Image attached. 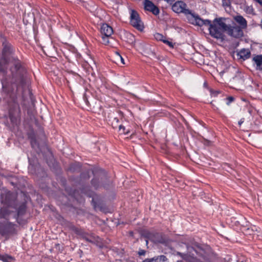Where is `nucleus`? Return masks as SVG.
Returning <instances> with one entry per match:
<instances>
[{
	"label": "nucleus",
	"instance_id": "f8f14e48",
	"mask_svg": "<svg viewBox=\"0 0 262 262\" xmlns=\"http://www.w3.org/2000/svg\"><path fill=\"white\" fill-rule=\"evenodd\" d=\"M114 58H115V61L117 64H119L120 62L122 64H125L124 59L123 58V57L121 56V55L119 53H118V52L115 53Z\"/></svg>",
	"mask_w": 262,
	"mask_h": 262
},
{
	"label": "nucleus",
	"instance_id": "b1692460",
	"mask_svg": "<svg viewBox=\"0 0 262 262\" xmlns=\"http://www.w3.org/2000/svg\"><path fill=\"white\" fill-rule=\"evenodd\" d=\"M144 254V251H142L140 252H139V254L140 255H143Z\"/></svg>",
	"mask_w": 262,
	"mask_h": 262
},
{
	"label": "nucleus",
	"instance_id": "20e7f679",
	"mask_svg": "<svg viewBox=\"0 0 262 262\" xmlns=\"http://www.w3.org/2000/svg\"><path fill=\"white\" fill-rule=\"evenodd\" d=\"M186 15L189 22L193 25L202 26L203 25L206 26L207 23H209V20H203L198 15L192 13L190 11Z\"/></svg>",
	"mask_w": 262,
	"mask_h": 262
},
{
	"label": "nucleus",
	"instance_id": "393cba45",
	"mask_svg": "<svg viewBox=\"0 0 262 262\" xmlns=\"http://www.w3.org/2000/svg\"><path fill=\"white\" fill-rule=\"evenodd\" d=\"M167 2L171 3L173 2V0H166Z\"/></svg>",
	"mask_w": 262,
	"mask_h": 262
},
{
	"label": "nucleus",
	"instance_id": "f03ea898",
	"mask_svg": "<svg viewBox=\"0 0 262 262\" xmlns=\"http://www.w3.org/2000/svg\"><path fill=\"white\" fill-rule=\"evenodd\" d=\"M188 251L190 253L188 254H183L178 252V254L180 255L183 259L189 261V262H196V259L194 257V253L203 256L205 253L204 249L199 246H196L195 248L188 247Z\"/></svg>",
	"mask_w": 262,
	"mask_h": 262
},
{
	"label": "nucleus",
	"instance_id": "6ab92c4d",
	"mask_svg": "<svg viewBox=\"0 0 262 262\" xmlns=\"http://www.w3.org/2000/svg\"><path fill=\"white\" fill-rule=\"evenodd\" d=\"M143 262H158V258H153L151 259H145Z\"/></svg>",
	"mask_w": 262,
	"mask_h": 262
},
{
	"label": "nucleus",
	"instance_id": "aec40b11",
	"mask_svg": "<svg viewBox=\"0 0 262 262\" xmlns=\"http://www.w3.org/2000/svg\"><path fill=\"white\" fill-rule=\"evenodd\" d=\"M232 0H223V3L224 5L229 6Z\"/></svg>",
	"mask_w": 262,
	"mask_h": 262
},
{
	"label": "nucleus",
	"instance_id": "5701e85b",
	"mask_svg": "<svg viewBox=\"0 0 262 262\" xmlns=\"http://www.w3.org/2000/svg\"><path fill=\"white\" fill-rule=\"evenodd\" d=\"M244 121L243 120H241L239 122H238V124L239 125H241L243 123Z\"/></svg>",
	"mask_w": 262,
	"mask_h": 262
},
{
	"label": "nucleus",
	"instance_id": "423d86ee",
	"mask_svg": "<svg viewBox=\"0 0 262 262\" xmlns=\"http://www.w3.org/2000/svg\"><path fill=\"white\" fill-rule=\"evenodd\" d=\"M172 10L178 13H183L185 15L188 13L189 11L186 9V5L182 1L176 2L172 6Z\"/></svg>",
	"mask_w": 262,
	"mask_h": 262
},
{
	"label": "nucleus",
	"instance_id": "ddd939ff",
	"mask_svg": "<svg viewBox=\"0 0 262 262\" xmlns=\"http://www.w3.org/2000/svg\"><path fill=\"white\" fill-rule=\"evenodd\" d=\"M0 260H2L4 262H12L13 258L12 257L8 256L7 255H0Z\"/></svg>",
	"mask_w": 262,
	"mask_h": 262
},
{
	"label": "nucleus",
	"instance_id": "dca6fc26",
	"mask_svg": "<svg viewBox=\"0 0 262 262\" xmlns=\"http://www.w3.org/2000/svg\"><path fill=\"white\" fill-rule=\"evenodd\" d=\"M109 37L110 36H106L105 35L102 36V41L104 45H108L109 44V43H110L109 39H108Z\"/></svg>",
	"mask_w": 262,
	"mask_h": 262
},
{
	"label": "nucleus",
	"instance_id": "9d476101",
	"mask_svg": "<svg viewBox=\"0 0 262 262\" xmlns=\"http://www.w3.org/2000/svg\"><path fill=\"white\" fill-rule=\"evenodd\" d=\"M253 60L256 65V69L262 70V55L254 56Z\"/></svg>",
	"mask_w": 262,
	"mask_h": 262
},
{
	"label": "nucleus",
	"instance_id": "4468645a",
	"mask_svg": "<svg viewBox=\"0 0 262 262\" xmlns=\"http://www.w3.org/2000/svg\"><path fill=\"white\" fill-rule=\"evenodd\" d=\"M154 37L156 40L162 41H163V40H164L165 39L164 36L162 34L158 33H156V34H155Z\"/></svg>",
	"mask_w": 262,
	"mask_h": 262
},
{
	"label": "nucleus",
	"instance_id": "9b49d317",
	"mask_svg": "<svg viewBox=\"0 0 262 262\" xmlns=\"http://www.w3.org/2000/svg\"><path fill=\"white\" fill-rule=\"evenodd\" d=\"M238 55L241 58H242L244 60H245L248 58L250 57V52L248 49H243L239 52Z\"/></svg>",
	"mask_w": 262,
	"mask_h": 262
},
{
	"label": "nucleus",
	"instance_id": "1a4fd4ad",
	"mask_svg": "<svg viewBox=\"0 0 262 262\" xmlns=\"http://www.w3.org/2000/svg\"><path fill=\"white\" fill-rule=\"evenodd\" d=\"M101 32L103 35L111 36L113 33V30L111 26L104 24L101 27Z\"/></svg>",
	"mask_w": 262,
	"mask_h": 262
},
{
	"label": "nucleus",
	"instance_id": "f3484780",
	"mask_svg": "<svg viewBox=\"0 0 262 262\" xmlns=\"http://www.w3.org/2000/svg\"><path fill=\"white\" fill-rule=\"evenodd\" d=\"M160 261H165L167 260L166 256L164 255H161L159 257H156Z\"/></svg>",
	"mask_w": 262,
	"mask_h": 262
},
{
	"label": "nucleus",
	"instance_id": "7ed1b4c3",
	"mask_svg": "<svg viewBox=\"0 0 262 262\" xmlns=\"http://www.w3.org/2000/svg\"><path fill=\"white\" fill-rule=\"evenodd\" d=\"M130 14L131 25L139 30L142 31L144 28V25L140 19L138 13L136 11L132 10Z\"/></svg>",
	"mask_w": 262,
	"mask_h": 262
},
{
	"label": "nucleus",
	"instance_id": "a878e982",
	"mask_svg": "<svg viewBox=\"0 0 262 262\" xmlns=\"http://www.w3.org/2000/svg\"><path fill=\"white\" fill-rule=\"evenodd\" d=\"M115 120L117 122L118 121V119H115Z\"/></svg>",
	"mask_w": 262,
	"mask_h": 262
},
{
	"label": "nucleus",
	"instance_id": "39448f33",
	"mask_svg": "<svg viewBox=\"0 0 262 262\" xmlns=\"http://www.w3.org/2000/svg\"><path fill=\"white\" fill-rule=\"evenodd\" d=\"M242 28L238 26H230L227 25V29H226L227 33L232 37L238 38L243 36V32Z\"/></svg>",
	"mask_w": 262,
	"mask_h": 262
},
{
	"label": "nucleus",
	"instance_id": "412c9836",
	"mask_svg": "<svg viewBox=\"0 0 262 262\" xmlns=\"http://www.w3.org/2000/svg\"><path fill=\"white\" fill-rule=\"evenodd\" d=\"M228 99L229 100V101L228 104H229L230 102H232L233 100V98L232 97H229Z\"/></svg>",
	"mask_w": 262,
	"mask_h": 262
},
{
	"label": "nucleus",
	"instance_id": "f257e3e1",
	"mask_svg": "<svg viewBox=\"0 0 262 262\" xmlns=\"http://www.w3.org/2000/svg\"><path fill=\"white\" fill-rule=\"evenodd\" d=\"M223 18H215L212 21L209 20L206 26L209 27L208 30L210 35L216 39L223 41L225 39V32H226L227 25L224 21Z\"/></svg>",
	"mask_w": 262,
	"mask_h": 262
},
{
	"label": "nucleus",
	"instance_id": "0eeeda50",
	"mask_svg": "<svg viewBox=\"0 0 262 262\" xmlns=\"http://www.w3.org/2000/svg\"><path fill=\"white\" fill-rule=\"evenodd\" d=\"M144 6L146 10L151 12L154 14L158 15L159 13L158 7L149 0H144Z\"/></svg>",
	"mask_w": 262,
	"mask_h": 262
},
{
	"label": "nucleus",
	"instance_id": "2eb2a0df",
	"mask_svg": "<svg viewBox=\"0 0 262 262\" xmlns=\"http://www.w3.org/2000/svg\"><path fill=\"white\" fill-rule=\"evenodd\" d=\"M119 131L120 134H127L128 133L129 130H126L124 126L122 125H120L119 127Z\"/></svg>",
	"mask_w": 262,
	"mask_h": 262
},
{
	"label": "nucleus",
	"instance_id": "bb28decb",
	"mask_svg": "<svg viewBox=\"0 0 262 262\" xmlns=\"http://www.w3.org/2000/svg\"><path fill=\"white\" fill-rule=\"evenodd\" d=\"M177 262H182L181 261H178Z\"/></svg>",
	"mask_w": 262,
	"mask_h": 262
},
{
	"label": "nucleus",
	"instance_id": "a211bd4d",
	"mask_svg": "<svg viewBox=\"0 0 262 262\" xmlns=\"http://www.w3.org/2000/svg\"><path fill=\"white\" fill-rule=\"evenodd\" d=\"M163 42L166 43L167 45H168L169 47H173V45H172V42L166 40L165 38L164 39V40H163Z\"/></svg>",
	"mask_w": 262,
	"mask_h": 262
},
{
	"label": "nucleus",
	"instance_id": "6e6552de",
	"mask_svg": "<svg viewBox=\"0 0 262 262\" xmlns=\"http://www.w3.org/2000/svg\"><path fill=\"white\" fill-rule=\"evenodd\" d=\"M234 20L239 25V27L243 29L247 27V21L245 18L241 15H236L233 16Z\"/></svg>",
	"mask_w": 262,
	"mask_h": 262
},
{
	"label": "nucleus",
	"instance_id": "4be33fe9",
	"mask_svg": "<svg viewBox=\"0 0 262 262\" xmlns=\"http://www.w3.org/2000/svg\"><path fill=\"white\" fill-rule=\"evenodd\" d=\"M255 1L259 4L262 5V0H255Z\"/></svg>",
	"mask_w": 262,
	"mask_h": 262
}]
</instances>
